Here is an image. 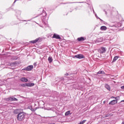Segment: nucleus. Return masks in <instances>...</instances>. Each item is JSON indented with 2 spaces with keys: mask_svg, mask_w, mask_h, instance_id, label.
<instances>
[{
  "mask_svg": "<svg viewBox=\"0 0 124 124\" xmlns=\"http://www.w3.org/2000/svg\"><path fill=\"white\" fill-rule=\"evenodd\" d=\"M65 116H69V115H71V113H70V111H68L65 113Z\"/></svg>",
  "mask_w": 124,
  "mask_h": 124,
  "instance_id": "obj_15",
  "label": "nucleus"
},
{
  "mask_svg": "<svg viewBox=\"0 0 124 124\" xmlns=\"http://www.w3.org/2000/svg\"><path fill=\"white\" fill-rule=\"evenodd\" d=\"M75 58H77V59H84L85 58V56L83 54H78L75 56Z\"/></svg>",
  "mask_w": 124,
  "mask_h": 124,
  "instance_id": "obj_3",
  "label": "nucleus"
},
{
  "mask_svg": "<svg viewBox=\"0 0 124 124\" xmlns=\"http://www.w3.org/2000/svg\"><path fill=\"white\" fill-rule=\"evenodd\" d=\"M122 124H124V122H123Z\"/></svg>",
  "mask_w": 124,
  "mask_h": 124,
  "instance_id": "obj_21",
  "label": "nucleus"
},
{
  "mask_svg": "<svg viewBox=\"0 0 124 124\" xmlns=\"http://www.w3.org/2000/svg\"><path fill=\"white\" fill-rule=\"evenodd\" d=\"M20 81L25 83L26 82H28V79L26 78H20Z\"/></svg>",
  "mask_w": 124,
  "mask_h": 124,
  "instance_id": "obj_9",
  "label": "nucleus"
},
{
  "mask_svg": "<svg viewBox=\"0 0 124 124\" xmlns=\"http://www.w3.org/2000/svg\"><path fill=\"white\" fill-rule=\"evenodd\" d=\"M100 30L101 31H106V30H107V27H106V26H101L100 27Z\"/></svg>",
  "mask_w": 124,
  "mask_h": 124,
  "instance_id": "obj_10",
  "label": "nucleus"
},
{
  "mask_svg": "<svg viewBox=\"0 0 124 124\" xmlns=\"http://www.w3.org/2000/svg\"><path fill=\"white\" fill-rule=\"evenodd\" d=\"M48 61L50 63H51V62H53V58L49 56L48 58Z\"/></svg>",
  "mask_w": 124,
  "mask_h": 124,
  "instance_id": "obj_12",
  "label": "nucleus"
},
{
  "mask_svg": "<svg viewBox=\"0 0 124 124\" xmlns=\"http://www.w3.org/2000/svg\"><path fill=\"white\" fill-rule=\"evenodd\" d=\"M97 74H105V73L103 71H99L98 73Z\"/></svg>",
  "mask_w": 124,
  "mask_h": 124,
  "instance_id": "obj_17",
  "label": "nucleus"
},
{
  "mask_svg": "<svg viewBox=\"0 0 124 124\" xmlns=\"http://www.w3.org/2000/svg\"><path fill=\"white\" fill-rule=\"evenodd\" d=\"M105 88H106L108 91H110V90H111V88L108 84L105 85Z\"/></svg>",
  "mask_w": 124,
  "mask_h": 124,
  "instance_id": "obj_14",
  "label": "nucleus"
},
{
  "mask_svg": "<svg viewBox=\"0 0 124 124\" xmlns=\"http://www.w3.org/2000/svg\"><path fill=\"white\" fill-rule=\"evenodd\" d=\"M17 118L18 121H19L20 122H21L25 119V114L23 113H20L18 114Z\"/></svg>",
  "mask_w": 124,
  "mask_h": 124,
  "instance_id": "obj_1",
  "label": "nucleus"
},
{
  "mask_svg": "<svg viewBox=\"0 0 124 124\" xmlns=\"http://www.w3.org/2000/svg\"><path fill=\"white\" fill-rule=\"evenodd\" d=\"M121 102H124V100H122Z\"/></svg>",
  "mask_w": 124,
  "mask_h": 124,
  "instance_id": "obj_20",
  "label": "nucleus"
},
{
  "mask_svg": "<svg viewBox=\"0 0 124 124\" xmlns=\"http://www.w3.org/2000/svg\"><path fill=\"white\" fill-rule=\"evenodd\" d=\"M111 98H115V99H117V97H115L114 96H112Z\"/></svg>",
  "mask_w": 124,
  "mask_h": 124,
  "instance_id": "obj_18",
  "label": "nucleus"
},
{
  "mask_svg": "<svg viewBox=\"0 0 124 124\" xmlns=\"http://www.w3.org/2000/svg\"><path fill=\"white\" fill-rule=\"evenodd\" d=\"M53 38H56L57 39H60L61 38V37H60V35L57 34H54L53 35V36L52 37Z\"/></svg>",
  "mask_w": 124,
  "mask_h": 124,
  "instance_id": "obj_8",
  "label": "nucleus"
},
{
  "mask_svg": "<svg viewBox=\"0 0 124 124\" xmlns=\"http://www.w3.org/2000/svg\"><path fill=\"white\" fill-rule=\"evenodd\" d=\"M85 39H86V38L84 37H81L78 38L77 39V40L79 42H81V41H84Z\"/></svg>",
  "mask_w": 124,
  "mask_h": 124,
  "instance_id": "obj_7",
  "label": "nucleus"
},
{
  "mask_svg": "<svg viewBox=\"0 0 124 124\" xmlns=\"http://www.w3.org/2000/svg\"><path fill=\"white\" fill-rule=\"evenodd\" d=\"M7 100L8 101H16L17 99L14 97H10L8 98H7Z\"/></svg>",
  "mask_w": 124,
  "mask_h": 124,
  "instance_id": "obj_4",
  "label": "nucleus"
},
{
  "mask_svg": "<svg viewBox=\"0 0 124 124\" xmlns=\"http://www.w3.org/2000/svg\"><path fill=\"white\" fill-rule=\"evenodd\" d=\"M122 90H124V86L121 87Z\"/></svg>",
  "mask_w": 124,
  "mask_h": 124,
  "instance_id": "obj_19",
  "label": "nucleus"
},
{
  "mask_svg": "<svg viewBox=\"0 0 124 124\" xmlns=\"http://www.w3.org/2000/svg\"><path fill=\"white\" fill-rule=\"evenodd\" d=\"M39 40V39H36V40H33V41H31V43H36V42H37V41H38V40Z\"/></svg>",
  "mask_w": 124,
  "mask_h": 124,
  "instance_id": "obj_16",
  "label": "nucleus"
},
{
  "mask_svg": "<svg viewBox=\"0 0 124 124\" xmlns=\"http://www.w3.org/2000/svg\"><path fill=\"white\" fill-rule=\"evenodd\" d=\"M27 70H28V71H30L31 70H32V69H33V65H30L28 66L27 68H26Z\"/></svg>",
  "mask_w": 124,
  "mask_h": 124,
  "instance_id": "obj_6",
  "label": "nucleus"
},
{
  "mask_svg": "<svg viewBox=\"0 0 124 124\" xmlns=\"http://www.w3.org/2000/svg\"><path fill=\"white\" fill-rule=\"evenodd\" d=\"M117 103H118V101H117L116 100H113L112 101H111L109 104L110 105H114V104H117Z\"/></svg>",
  "mask_w": 124,
  "mask_h": 124,
  "instance_id": "obj_5",
  "label": "nucleus"
},
{
  "mask_svg": "<svg viewBox=\"0 0 124 124\" xmlns=\"http://www.w3.org/2000/svg\"><path fill=\"white\" fill-rule=\"evenodd\" d=\"M66 75V76H68V74H67L66 75Z\"/></svg>",
  "mask_w": 124,
  "mask_h": 124,
  "instance_id": "obj_22",
  "label": "nucleus"
},
{
  "mask_svg": "<svg viewBox=\"0 0 124 124\" xmlns=\"http://www.w3.org/2000/svg\"><path fill=\"white\" fill-rule=\"evenodd\" d=\"M23 87H33L34 86V83H26L24 84H23Z\"/></svg>",
  "mask_w": 124,
  "mask_h": 124,
  "instance_id": "obj_2",
  "label": "nucleus"
},
{
  "mask_svg": "<svg viewBox=\"0 0 124 124\" xmlns=\"http://www.w3.org/2000/svg\"><path fill=\"white\" fill-rule=\"evenodd\" d=\"M102 51L101 52V54H103V53H105L106 52V48L104 47H101Z\"/></svg>",
  "mask_w": 124,
  "mask_h": 124,
  "instance_id": "obj_11",
  "label": "nucleus"
},
{
  "mask_svg": "<svg viewBox=\"0 0 124 124\" xmlns=\"http://www.w3.org/2000/svg\"><path fill=\"white\" fill-rule=\"evenodd\" d=\"M118 59H119V56L114 57V58H113V60L112 61V62H116V61H117V60H118Z\"/></svg>",
  "mask_w": 124,
  "mask_h": 124,
  "instance_id": "obj_13",
  "label": "nucleus"
}]
</instances>
